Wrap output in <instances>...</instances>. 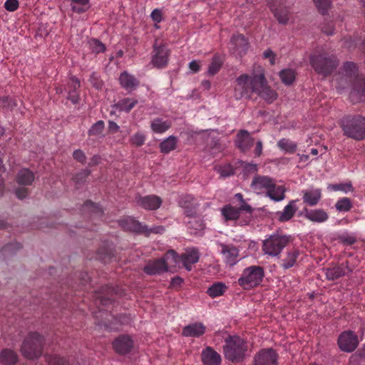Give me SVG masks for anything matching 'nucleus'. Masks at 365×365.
Here are the masks:
<instances>
[{"label": "nucleus", "instance_id": "f257e3e1", "mask_svg": "<svg viewBox=\"0 0 365 365\" xmlns=\"http://www.w3.org/2000/svg\"><path fill=\"white\" fill-rule=\"evenodd\" d=\"M342 75L346 81L352 83L349 98L353 103L365 101V78L359 75L356 63L346 62L343 66Z\"/></svg>", "mask_w": 365, "mask_h": 365}, {"label": "nucleus", "instance_id": "f03ea898", "mask_svg": "<svg viewBox=\"0 0 365 365\" xmlns=\"http://www.w3.org/2000/svg\"><path fill=\"white\" fill-rule=\"evenodd\" d=\"M309 61L314 71L324 78L330 76L339 65L336 56L324 49L313 53Z\"/></svg>", "mask_w": 365, "mask_h": 365}, {"label": "nucleus", "instance_id": "7ed1b4c3", "mask_svg": "<svg viewBox=\"0 0 365 365\" xmlns=\"http://www.w3.org/2000/svg\"><path fill=\"white\" fill-rule=\"evenodd\" d=\"M251 187L257 193L266 192L267 196L275 202L282 201L285 198V187L283 185H277L274 180L269 176H255Z\"/></svg>", "mask_w": 365, "mask_h": 365}, {"label": "nucleus", "instance_id": "20e7f679", "mask_svg": "<svg viewBox=\"0 0 365 365\" xmlns=\"http://www.w3.org/2000/svg\"><path fill=\"white\" fill-rule=\"evenodd\" d=\"M264 78V73L242 74L238 76L235 81L234 88V97L236 100H240L242 98H251L253 93H255L257 86L261 84Z\"/></svg>", "mask_w": 365, "mask_h": 365}, {"label": "nucleus", "instance_id": "39448f33", "mask_svg": "<svg viewBox=\"0 0 365 365\" xmlns=\"http://www.w3.org/2000/svg\"><path fill=\"white\" fill-rule=\"evenodd\" d=\"M344 134L356 140L365 138V117L361 115H348L341 120Z\"/></svg>", "mask_w": 365, "mask_h": 365}, {"label": "nucleus", "instance_id": "423d86ee", "mask_svg": "<svg viewBox=\"0 0 365 365\" xmlns=\"http://www.w3.org/2000/svg\"><path fill=\"white\" fill-rule=\"evenodd\" d=\"M247 350V341L239 336H229L225 341V357L232 362L237 363L242 361Z\"/></svg>", "mask_w": 365, "mask_h": 365}, {"label": "nucleus", "instance_id": "0eeeda50", "mask_svg": "<svg viewBox=\"0 0 365 365\" xmlns=\"http://www.w3.org/2000/svg\"><path fill=\"white\" fill-rule=\"evenodd\" d=\"M291 241L292 237L289 235L274 233L263 240L262 250L269 257H279Z\"/></svg>", "mask_w": 365, "mask_h": 365}, {"label": "nucleus", "instance_id": "6e6552de", "mask_svg": "<svg viewBox=\"0 0 365 365\" xmlns=\"http://www.w3.org/2000/svg\"><path fill=\"white\" fill-rule=\"evenodd\" d=\"M264 277V268L258 265H252L243 269L237 283L244 289L249 290L259 285Z\"/></svg>", "mask_w": 365, "mask_h": 365}, {"label": "nucleus", "instance_id": "1a4fd4ad", "mask_svg": "<svg viewBox=\"0 0 365 365\" xmlns=\"http://www.w3.org/2000/svg\"><path fill=\"white\" fill-rule=\"evenodd\" d=\"M43 339L36 332H31L24 339L21 348L23 356L32 359L42 354Z\"/></svg>", "mask_w": 365, "mask_h": 365}, {"label": "nucleus", "instance_id": "9d476101", "mask_svg": "<svg viewBox=\"0 0 365 365\" xmlns=\"http://www.w3.org/2000/svg\"><path fill=\"white\" fill-rule=\"evenodd\" d=\"M178 254L173 250H168L160 259L149 262L143 268L145 273L149 275L160 274L168 270L167 261L172 259L177 262Z\"/></svg>", "mask_w": 365, "mask_h": 365}, {"label": "nucleus", "instance_id": "9b49d317", "mask_svg": "<svg viewBox=\"0 0 365 365\" xmlns=\"http://www.w3.org/2000/svg\"><path fill=\"white\" fill-rule=\"evenodd\" d=\"M359 340L357 334L351 330L342 331L337 339L340 350L344 352H353L359 346Z\"/></svg>", "mask_w": 365, "mask_h": 365}, {"label": "nucleus", "instance_id": "f8f14e48", "mask_svg": "<svg viewBox=\"0 0 365 365\" xmlns=\"http://www.w3.org/2000/svg\"><path fill=\"white\" fill-rule=\"evenodd\" d=\"M170 50L165 44L158 45L155 43L153 46V55L152 56L151 63L153 66L158 68H163L167 66Z\"/></svg>", "mask_w": 365, "mask_h": 365}, {"label": "nucleus", "instance_id": "ddd939ff", "mask_svg": "<svg viewBox=\"0 0 365 365\" xmlns=\"http://www.w3.org/2000/svg\"><path fill=\"white\" fill-rule=\"evenodd\" d=\"M277 354L272 349H264L255 356L254 365H277Z\"/></svg>", "mask_w": 365, "mask_h": 365}, {"label": "nucleus", "instance_id": "4468645a", "mask_svg": "<svg viewBox=\"0 0 365 365\" xmlns=\"http://www.w3.org/2000/svg\"><path fill=\"white\" fill-rule=\"evenodd\" d=\"M135 201L138 206L147 210H155L158 209L163 201L162 199L155 195H150L146 196L137 195Z\"/></svg>", "mask_w": 365, "mask_h": 365}, {"label": "nucleus", "instance_id": "2eb2a0df", "mask_svg": "<svg viewBox=\"0 0 365 365\" xmlns=\"http://www.w3.org/2000/svg\"><path fill=\"white\" fill-rule=\"evenodd\" d=\"M200 258V254L197 249L191 248L185 250L180 256L178 255L177 262L180 261L183 267L187 270L192 269V264L197 263Z\"/></svg>", "mask_w": 365, "mask_h": 365}, {"label": "nucleus", "instance_id": "dca6fc26", "mask_svg": "<svg viewBox=\"0 0 365 365\" xmlns=\"http://www.w3.org/2000/svg\"><path fill=\"white\" fill-rule=\"evenodd\" d=\"M114 350L119 354L129 353L133 347V341L128 335H121L116 338L113 342Z\"/></svg>", "mask_w": 365, "mask_h": 365}, {"label": "nucleus", "instance_id": "f3484780", "mask_svg": "<svg viewBox=\"0 0 365 365\" xmlns=\"http://www.w3.org/2000/svg\"><path fill=\"white\" fill-rule=\"evenodd\" d=\"M260 98L264 99L268 103H272L275 101L278 96L277 93L272 89L270 86H267V80L265 76H264L263 81H262L261 84L257 86V89L255 92Z\"/></svg>", "mask_w": 365, "mask_h": 365}, {"label": "nucleus", "instance_id": "a211bd4d", "mask_svg": "<svg viewBox=\"0 0 365 365\" xmlns=\"http://www.w3.org/2000/svg\"><path fill=\"white\" fill-rule=\"evenodd\" d=\"M81 87V82L75 76H72L69 81L68 82L66 91L67 92L68 100L71 101L73 104H76L79 102L80 100V94L78 92V89Z\"/></svg>", "mask_w": 365, "mask_h": 365}, {"label": "nucleus", "instance_id": "6ab92c4d", "mask_svg": "<svg viewBox=\"0 0 365 365\" xmlns=\"http://www.w3.org/2000/svg\"><path fill=\"white\" fill-rule=\"evenodd\" d=\"M119 225L127 231H132L134 232L142 233L147 230V225H143L138 220L132 217H126L119 220Z\"/></svg>", "mask_w": 365, "mask_h": 365}, {"label": "nucleus", "instance_id": "aec40b11", "mask_svg": "<svg viewBox=\"0 0 365 365\" xmlns=\"http://www.w3.org/2000/svg\"><path fill=\"white\" fill-rule=\"evenodd\" d=\"M348 264H340L325 269L326 278L330 281H334L340 277L345 276L348 272H351Z\"/></svg>", "mask_w": 365, "mask_h": 365}, {"label": "nucleus", "instance_id": "412c9836", "mask_svg": "<svg viewBox=\"0 0 365 365\" xmlns=\"http://www.w3.org/2000/svg\"><path fill=\"white\" fill-rule=\"evenodd\" d=\"M235 143L242 152L245 153L253 145L254 138L246 130H240L237 135Z\"/></svg>", "mask_w": 365, "mask_h": 365}, {"label": "nucleus", "instance_id": "4be33fe9", "mask_svg": "<svg viewBox=\"0 0 365 365\" xmlns=\"http://www.w3.org/2000/svg\"><path fill=\"white\" fill-rule=\"evenodd\" d=\"M221 253L226 264L230 266L235 265L238 262L239 250L232 245H220Z\"/></svg>", "mask_w": 365, "mask_h": 365}, {"label": "nucleus", "instance_id": "5701e85b", "mask_svg": "<svg viewBox=\"0 0 365 365\" xmlns=\"http://www.w3.org/2000/svg\"><path fill=\"white\" fill-rule=\"evenodd\" d=\"M201 359L204 365H220L221 363V356L211 346L202 351Z\"/></svg>", "mask_w": 365, "mask_h": 365}, {"label": "nucleus", "instance_id": "b1692460", "mask_svg": "<svg viewBox=\"0 0 365 365\" xmlns=\"http://www.w3.org/2000/svg\"><path fill=\"white\" fill-rule=\"evenodd\" d=\"M303 202L313 207L317 205L322 199V190L319 188H312L302 191Z\"/></svg>", "mask_w": 365, "mask_h": 365}, {"label": "nucleus", "instance_id": "393cba45", "mask_svg": "<svg viewBox=\"0 0 365 365\" xmlns=\"http://www.w3.org/2000/svg\"><path fill=\"white\" fill-rule=\"evenodd\" d=\"M206 327L200 322H196L185 326L182 334L186 337H200L205 334Z\"/></svg>", "mask_w": 365, "mask_h": 365}, {"label": "nucleus", "instance_id": "a878e982", "mask_svg": "<svg viewBox=\"0 0 365 365\" xmlns=\"http://www.w3.org/2000/svg\"><path fill=\"white\" fill-rule=\"evenodd\" d=\"M304 217L307 220L317 223L324 222L329 219L328 213L323 209H305Z\"/></svg>", "mask_w": 365, "mask_h": 365}, {"label": "nucleus", "instance_id": "bb28decb", "mask_svg": "<svg viewBox=\"0 0 365 365\" xmlns=\"http://www.w3.org/2000/svg\"><path fill=\"white\" fill-rule=\"evenodd\" d=\"M119 81L120 86L128 92L134 91L139 85V81L126 71L120 74Z\"/></svg>", "mask_w": 365, "mask_h": 365}, {"label": "nucleus", "instance_id": "cd10ccee", "mask_svg": "<svg viewBox=\"0 0 365 365\" xmlns=\"http://www.w3.org/2000/svg\"><path fill=\"white\" fill-rule=\"evenodd\" d=\"M299 256V251L297 249L288 250L284 258L280 261V267L283 269H289L294 267L297 263Z\"/></svg>", "mask_w": 365, "mask_h": 365}, {"label": "nucleus", "instance_id": "c85d7f7f", "mask_svg": "<svg viewBox=\"0 0 365 365\" xmlns=\"http://www.w3.org/2000/svg\"><path fill=\"white\" fill-rule=\"evenodd\" d=\"M222 215L226 221L233 220L239 225L242 222V218L240 215V210L230 205H227L222 208Z\"/></svg>", "mask_w": 365, "mask_h": 365}, {"label": "nucleus", "instance_id": "c756f323", "mask_svg": "<svg viewBox=\"0 0 365 365\" xmlns=\"http://www.w3.org/2000/svg\"><path fill=\"white\" fill-rule=\"evenodd\" d=\"M35 180L34 173L28 168L21 169L16 174V181L20 185L30 186Z\"/></svg>", "mask_w": 365, "mask_h": 365}, {"label": "nucleus", "instance_id": "7c9ffc66", "mask_svg": "<svg viewBox=\"0 0 365 365\" xmlns=\"http://www.w3.org/2000/svg\"><path fill=\"white\" fill-rule=\"evenodd\" d=\"M231 43L235 46L236 51L240 53H245L248 48V40L241 34H235L231 38Z\"/></svg>", "mask_w": 365, "mask_h": 365}, {"label": "nucleus", "instance_id": "2f4dec72", "mask_svg": "<svg viewBox=\"0 0 365 365\" xmlns=\"http://www.w3.org/2000/svg\"><path fill=\"white\" fill-rule=\"evenodd\" d=\"M172 122L170 120H164L160 118H155L150 123V128L153 132L158 134L165 133L170 128Z\"/></svg>", "mask_w": 365, "mask_h": 365}, {"label": "nucleus", "instance_id": "473e14b6", "mask_svg": "<svg viewBox=\"0 0 365 365\" xmlns=\"http://www.w3.org/2000/svg\"><path fill=\"white\" fill-rule=\"evenodd\" d=\"M297 200H291L288 205H287L282 212L277 213L278 219L280 222L289 221L294 215L297 207H296Z\"/></svg>", "mask_w": 365, "mask_h": 365}, {"label": "nucleus", "instance_id": "72a5a7b5", "mask_svg": "<svg viewBox=\"0 0 365 365\" xmlns=\"http://www.w3.org/2000/svg\"><path fill=\"white\" fill-rule=\"evenodd\" d=\"M18 361L17 354L10 349H4L0 352V363L3 365H15Z\"/></svg>", "mask_w": 365, "mask_h": 365}, {"label": "nucleus", "instance_id": "f704fd0d", "mask_svg": "<svg viewBox=\"0 0 365 365\" xmlns=\"http://www.w3.org/2000/svg\"><path fill=\"white\" fill-rule=\"evenodd\" d=\"M82 211L83 213L87 212L90 217L93 218L101 217L103 212L102 208L98 205L90 200L86 201L83 204Z\"/></svg>", "mask_w": 365, "mask_h": 365}, {"label": "nucleus", "instance_id": "c9c22d12", "mask_svg": "<svg viewBox=\"0 0 365 365\" xmlns=\"http://www.w3.org/2000/svg\"><path fill=\"white\" fill-rule=\"evenodd\" d=\"M238 210H240V215L242 218V222H240L239 225L243 226L247 225L250 223L252 218V207L247 204L245 202H242Z\"/></svg>", "mask_w": 365, "mask_h": 365}, {"label": "nucleus", "instance_id": "e433bc0d", "mask_svg": "<svg viewBox=\"0 0 365 365\" xmlns=\"http://www.w3.org/2000/svg\"><path fill=\"white\" fill-rule=\"evenodd\" d=\"M178 138L174 135H170L163 140L160 144V150L162 153L167 154L176 148Z\"/></svg>", "mask_w": 365, "mask_h": 365}, {"label": "nucleus", "instance_id": "4c0bfd02", "mask_svg": "<svg viewBox=\"0 0 365 365\" xmlns=\"http://www.w3.org/2000/svg\"><path fill=\"white\" fill-rule=\"evenodd\" d=\"M71 8L73 12L81 14L86 12L89 8L91 0H70Z\"/></svg>", "mask_w": 365, "mask_h": 365}, {"label": "nucleus", "instance_id": "58836bf2", "mask_svg": "<svg viewBox=\"0 0 365 365\" xmlns=\"http://www.w3.org/2000/svg\"><path fill=\"white\" fill-rule=\"evenodd\" d=\"M278 148L285 153L292 154L297 149V143L288 138L280 139L277 142Z\"/></svg>", "mask_w": 365, "mask_h": 365}, {"label": "nucleus", "instance_id": "ea45409f", "mask_svg": "<svg viewBox=\"0 0 365 365\" xmlns=\"http://www.w3.org/2000/svg\"><path fill=\"white\" fill-rule=\"evenodd\" d=\"M137 100L130 98H125L119 101L116 103L115 106L120 111L129 113L137 105Z\"/></svg>", "mask_w": 365, "mask_h": 365}, {"label": "nucleus", "instance_id": "a19ab883", "mask_svg": "<svg viewBox=\"0 0 365 365\" xmlns=\"http://www.w3.org/2000/svg\"><path fill=\"white\" fill-rule=\"evenodd\" d=\"M226 289H227V287L225 286V284L224 283L216 282L207 289V294L210 297L215 298V297L223 295Z\"/></svg>", "mask_w": 365, "mask_h": 365}, {"label": "nucleus", "instance_id": "79ce46f5", "mask_svg": "<svg viewBox=\"0 0 365 365\" xmlns=\"http://www.w3.org/2000/svg\"><path fill=\"white\" fill-rule=\"evenodd\" d=\"M282 81L286 85H291L296 78V73L293 69H283L279 73Z\"/></svg>", "mask_w": 365, "mask_h": 365}, {"label": "nucleus", "instance_id": "37998d69", "mask_svg": "<svg viewBox=\"0 0 365 365\" xmlns=\"http://www.w3.org/2000/svg\"><path fill=\"white\" fill-rule=\"evenodd\" d=\"M272 10L273 11L274 15L275 18L277 19L279 24H286L289 20L288 18V10L286 8H277L273 9L272 8Z\"/></svg>", "mask_w": 365, "mask_h": 365}, {"label": "nucleus", "instance_id": "c03bdc74", "mask_svg": "<svg viewBox=\"0 0 365 365\" xmlns=\"http://www.w3.org/2000/svg\"><path fill=\"white\" fill-rule=\"evenodd\" d=\"M222 65V60L218 54H215L209 65L208 73L210 75L216 74L221 68Z\"/></svg>", "mask_w": 365, "mask_h": 365}, {"label": "nucleus", "instance_id": "a18cd8bd", "mask_svg": "<svg viewBox=\"0 0 365 365\" xmlns=\"http://www.w3.org/2000/svg\"><path fill=\"white\" fill-rule=\"evenodd\" d=\"M352 206V202L348 197L340 198L335 204V207L339 212H348L351 209Z\"/></svg>", "mask_w": 365, "mask_h": 365}, {"label": "nucleus", "instance_id": "49530a36", "mask_svg": "<svg viewBox=\"0 0 365 365\" xmlns=\"http://www.w3.org/2000/svg\"><path fill=\"white\" fill-rule=\"evenodd\" d=\"M45 358L48 365H71L66 358L57 355H46Z\"/></svg>", "mask_w": 365, "mask_h": 365}, {"label": "nucleus", "instance_id": "de8ad7c7", "mask_svg": "<svg viewBox=\"0 0 365 365\" xmlns=\"http://www.w3.org/2000/svg\"><path fill=\"white\" fill-rule=\"evenodd\" d=\"M186 223L187 227L192 229L195 232L202 230L205 227V225L202 223V220L196 217H189Z\"/></svg>", "mask_w": 365, "mask_h": 365}, {"label": "nucleus", "instance_id": "09e8293b", "mask_svg": "<svg viewBox=\"0 0 365 365\" xmlns=\"http://www.w3.org/2000/svg\"><path fill=\"white\" fill-rule=\"evenodd\" d=\"M105 128V123L103 120H98L94 123L88 130V135L90 136H99L101 135Z\"/></svg>", "mask_w": 365, "mask_h": 365}, {"label": "nucleus", "instance_id": "8fccbe9b", "mask_svg": "<svg viewBox=\"0 0 365 365\" xmlns=\"http://www.w3.org/2000/svg\"><path fill=\"white\" fill-rule=\"evenodd\" d=\"M315 6L319 12L322 15H325L331 6V0H313Z\"/></svg>", "mask_w": 365, "mask_h": 365}, {"label": "nucleus", "instance_id": "3c124183", "mask_svg": "<svg viewBox=\"0 0 365 365\" xmlns=\"http://www.w3.org/2000/svg\"><path fill=\"white\" fill-rule=\"evenodd\" d=\"M102 293L104 292H107L108 293L103 296L102 294H96V299L99 301L100 304L102 305H107L108 304L111 302V298L109 297L110 292H111L113 290L110 289V287H103L101 289Z\"/></svg>", "mask_w": 365, "mask_h": 365}, {"label": "nucleus", "instance_id": "603ef678", "mask_svg": "<svg viewBox=\"0 0 365 365\" xmlns=\"http://www.w3.org/2000/svg\"><path fill=\"white\" fill-rule=\"evenodd\" d=\"M328 188L334 191H343L346 193L349 191H353V187L350 182L331 184L328 186Z\"/></svg>", "mask_w": 365, "mask_h": 365}, {"label": "nucleus", "instance_id": "864d4df0", "mask_svg": "<svg viewBox=\"0 0 365 365\" xmlns=\"http://www.w3.org/2000/svg\"><path fill=\"white\" fill-rule=\"evenodd\" d=\"M145 136L143 133L137 132L131 138L130 142L133 145L140 147L145 143Z\"/></svg>", "mask_w": 365, "mask_h": 365}, {"label": "nucleus", "instance_id": "5fc2aeb1", "mask_svg": "<svg viewBox=\"0 0 365 365\" xmlns=\"http://www.w3.org/2000/svg\"><path fill=\"white\" fill-rule=\"evenodd\" d=\"M90 174L91 171L88 169H85L73 177V182L76 185H79L86 180Z\"/></svg>", "mask_w": 365, "mask_h": 365}, {"label": "nucleus", "instance_id": "6e6d98bb", "mask_svg": "<svg viewBox=\"0 0 365 365\" xmlns=\"http://www.w3.org/2000/svg\"><path fill=\"white\" fill-rule=\"evenodd\" d=\"M90 46L92 51L96 53H102L105 51L106 47L104 44L98 39H92L90 41Z\"/></svg>", "mask_w": 365, "mask_h": 365}, {"label": "nucleus", "instance_id": "4d7b16f0", "mask_svg": "<svg viewBox=\"0 0 365 365\" xmlns=\"http://www.w3.org/2000/svg\"><path fill=\"white\" fill-rule=\"evenodd\" d=\"M359 358L365 359V343L363 344L362 347L357 351V355H352L350 357V365L356 364Z\"/></svg>", "mask_w": 365, "mask_h": 365}, {"label": "nucleus", "instance_id": "13d9d810", "mask_svg": "<svg viewBox=\"0 0 365 365\" xmlns=\"http://www.w3.org/2000/svg\"><path fill=\"white\" fill-rule=\"evenodd\" d=\"M98 257L104 261L105 262L107 261V260H109L110 259L111 257H112V252L110 251V250L108 249V248H100L98 250Z\"/></svg>", "mask_w": 365, "mask_h": 365}, {"label": "nucleus", "instance_id": "bf43d9fd", "mask_svg": "<svg viewBox=\"0 0 365 365\" xmlns=\"http://www.w3.org/2000/svg\"><path fill=\"white\" fill-rule=\"evenodd\" d=\"M21 247H22L21 245L19 242L10 243V244L5 245L2 248L1 252H3L4 254H6L8 252H14L15 251L21 249Z\"/></svg>", "mask_w": 365, "mask_h": 365}, {"label": "nucleus", "instance_id": "052dcab7", "mask_svg": "<svg viewBox=\"0 0 365 365\" xmlns=\"http://www.w3.org/2000/svg\"><path fill=\"white\" fill-rule=\"evenodd\" d=\"M19 6L18 0H6L4 3V8L9 11H15Z\"/></svg>", "mask_w": 365, "mask_h": 365}, {"label": "nucleus", "instance_id": "680f3d73", "mask_svg": "<svg viewBox=\"0 0 365 365\" xmlns=\"http://www.w3.org/2000/svg\"><path fill=\"white\" fill-rule=\"evenodd\" d=\"M29 189L25 187H18L15 190V194L16 197L20 200L26 198L29 195Z\"/></svg>", "mask_w": 365, "mask_h": 365}, {"label": "nucleus", "instance_id": "e2e57ef3", "mask_svg": "<svg viewBox=\"0 0 365 365\" xmlns=\"http://www.w3.org/2000/svg\"><path fill=\"white\" fill-rule=\"evenodd\" d=\"M164 230L165 229L162 226H155L151 228H148L147 227V230L145 232H142L141 234H145L146 235H149L150 233L158 234L163 233Z\"/></svg>", "mask_w": 365, "mask_h": 365}, {"label": "nucleus", "instance_id": "0e129e2a", "mask_svg": "<svg viewBox=\"0 0 365 365\" xmlns=\"http://www.w3.org/2000/svg\"><path fill=\"white\" fill-rule=\"evenodd\" d=\"M73 157L77 161L84 163L86 162V155L81 150H76L73 153Z\"/></svg>", "mask_w": 365, "mask_h": 365}, {"label": "nucleus", "instance_id": "69168bd1", "mask_svg": "<svg viewBox=\"0 0 365 365\" xmlns=\"http://www.w3.org/2000/svg\"><path fill=\"white\" fill-rule=\"evenodd\" d=\"M150 17L153 19V21L156 23L161 22V21L163 19V15H162L161 11L158 9H154L150 14Z\"/></svg>", "mask_w": 365, "mask_h": 365}, {"label": "nucleus", "instance_id": "338daca9", "mask_svg": "<svg viewBox=\"0 0 365 365\" xmlns=\"http://www.w3.org/2000/svg\"><path fill=\"white\" fill-rule=\"evenodd\" d=\"M264 58H268L271 65L275 64V54L271 49H267L263 53Z\"/></svg>", "mask_w": 365, "mask_h": 365}, {"label": "nucleus", "instance_id": "774afa93", "mask_svg": "<svg viewBox=\"0 0 365 365\" xmlns=\"http://www.w3.org/2000/svg\"><path fill=\"white\" fill-rule=\"evenodd\" d=\"M334 27L332 22H328L327 24H324V26L322 27V31L326 33L327 35L334 34Z\"/></svg>", "mask_w": 365, "mask_h": 365}]
</instances>
